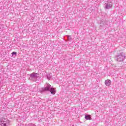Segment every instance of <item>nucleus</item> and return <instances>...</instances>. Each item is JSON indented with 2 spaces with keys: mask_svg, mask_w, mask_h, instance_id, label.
Listing matches in <instances>:
<instances>
[{
  "mask_svg": "<svg viewBox=\"0 0 126 126\" xmlns=\"http://www.w3.org/2000/svg\"><path fill=\"white\" fill-rule=\"evenodd\" d=\"M39 92L42 94L45 93V92H50L52 95H55L57 92V91L56 90V89L52 87L51 85L47 84L46 86L40 89Z\"/></svg>",
  "mask_w": 126,
  "mask_h": 126,
  "instance_id": "nucleus-1",
  "label": "nucleus"
},
{
  "mask_svg": "<svg viewBox=\"0 0 126 126\" xmlns=\"http://www.w3.org/2000/svg\"><path fill=\"white\" fill-rule=\"evenodd\" d=\"M115 60L117 62H124V60H126V54L124 52L119 54L117 56H115Z\"/></svg>",
  "mask_w": 126,
  "mask_h": 126,
  "instance_id": "nucleus-2",
  "label": "nucleus"
},
{
  "mask_svg": "<svg viewBox=\"0 0 126 126\" xmlns=\"http://www.w3.org/2000/svg\"><path fill=\"white\" fill-rule=\"evenodd\" d=\"M30 77L29 78V80L35 82V81H37L38 77H39V74L38 73L33 72L30 74Z\"/></svg>",
  "mask_w": 126,
  "mask_h": 126,
  "instance_id": "nucleus-3",
  "label": "nucleus"
},
{
  "mask_svg": "<svg viewBox=\"0 0 126 126\" xmlns=\"http://www.w3.org/2000/svg\"><path fill=\"white\" fill-rule=\"evenodd\" d=\"M104 8H105V9H109V8H112V7L113 6V5H112V3L108 1L104 3Z\"/></svg>",
  "mask_w": 126,
  "mask_h": 126,
  "instance_id": "nucleus-4",
  "label": "nucleus"
},
{
  "mask_svg": "<svg viewBox=\"0 0 126 126\" xmlns=\"http://www.w3.org/2000/svg\"><path fill=\"white\" fill-rule=\"evenodd\" d=\"M8 125H9V123L7 120L0 122V126H8Z\"/></svg>",
  "mask_w": 126,
  "mask_h": 126,
  "instance_id": "nucleus-5",
  "label": "nucleus"
},
{
  "mask_svg": "<svg viewBox=\"0 0 126 126\" xmlns=\"http://www.w3.org/2000/svg\"><path fill=\"white\" fill-rule=\"evenodd\" d=\"M100 26H104V25H106L108 24V21H100Z\"/></svg>",
  "mask_w": 126,
  "mask_h": 126,
  "instance_id": "nucleus-6",
  "label": "nucleus"
},
{
  "mask_svg": "<svg viewBox=\"0 0 126 126\" xmlns=\"http://www.w3.org/2000/svg\"><path fill=\"white\" fill-rule=\"evenodd\" d=\"M112 83V82L110 80H106L105 81V84L106 86H110Z\"/></svg>",
  "mask_w": 126,
  "mask_h": 126,
  "instance_id": "nucleus-7",
  "label": "nucleus"
},
{
  "mask_svg": "<svg viewBox=\"0 0 126 126\" xmlns=\"http://www.w3.org/2000/svg\"><path fill=\"white\" fill-rule=\"evenodd\" d=\"M85 118L87 121H88V120L89 121H91L92 120V118L90 116H89V115H86Z\"/></svg>",
  "mask_w": 126,
  "mask_h": 126,
  "instance_id": "nucleus-8",
  "label": "nucleus"
},
{
  "mask_svg": "<svg viewBox=\"0 0 126 126\" xmlns=\"http://www.w3.org/2000/svg\"><path fill=\"white\" fill-rule=\"evenodd\" d=\"M47 79H49V80H51L52 79V73L48 74L47 75Z\"/></svg>",
  "mask_w": 126,
  "mask_h": 126,
  "instance_id": "nucleus-9",
  "label": "nucleus"
},
{
  "mask_svg": "<svg viewBox=\"0 0 126 126\" xmlns=\"http://www.w3.org/2000/svg\"><path fill=\"white\" fill-rule=\"evenodd\" d=\"M66 37L68 41H71V40H72V38H71V36L70 35H66Z\"/></svg>",
  "mask_w": 126,
  "mask_h": 126,
  "instance_id": "nucleus-10",
  "label": "nucleus"
},
{
  "mask_svg": "<svg viewBox=\"0 0 126 126\" xmlns=\"http://www.w3.org/2000/svg\"><path fill=\"white\" fill-rule=\"evenodd\" d=\"M12 56H15V57H16V56H17V53L16 52H13L12 53Z\"/></svg>",
  "mask_w": 126,
  "mask_h": 126,
  "instance_id": "nucleus-11",
  "label": "nucleus"
},
{
  "mask_svg": "<svg viewBox=\"0 0 126 126\" xmlns=\"http://www.w3.org/2000/svg\"><path fill=\"white\" fill-rule=\"evenodd\" d=\"M29 126H36V125H34V124H29Z\"/></svg>",
  "mask_w": 126,
  "mask_h": 126,
  "instance_id": "nucleus-12",
  "label": "nucleus"
}]
</instances>
